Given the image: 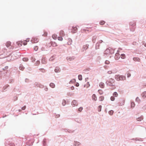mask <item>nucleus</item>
<instances>
[{
	"instance_id": "393cba45",
	"label": "nucleus",
	"mask_w": 146,
	"mask_h": 146,
	"mask_svg": "<svg viewBox=\"0 0 146 146\" xmlns=\"http://www.w3.org/2000/svg\"><path fill=\"white\" fill-rule=\"evenodd\" d=\"M57 36V35L55 34H54L52 35V38L55 40L56 39Z\"/></svg>"
},
{
	"instance_id": "2f4dec72",
	"label": "nucleus",
	"mask_w": 146,
	"mask_h": 146,
	"mask_svg": "<svg viewBox=\"0 0 146 146\" xmlns=\"http://www.w3.org/2000/svg\"><path fill=\"white\" fill-rule=\"evenodd\" d=\"M29 59L27 58H23V60L24 61H27Z\"/></svg>"
},
{
	"instance_id": "5fc2aeb1",
	"label": "nucleus",
	"mask_w": 146,
	"mask_h": 146,
	"mask_svg": "<svg viewBox=\"0 0 146 146\" xmlns=\"http://www.w3.org/2000/svg\"><path fill=\"white\" fill-rule=\"evenodd\" d=\"M23 44L24 45H26L27 44V42L25 40L24 41Z\"/></svg>"
},
{
	"instance_id": "338daca9",
	"label": "nucleus",
	"mask_w": 146,
	"mask_h": 146,
	"mask_svg": "<svg viewBox=\"0 0 146 146\" xmlns=\"http://www.w3.org/2000/svg\"><path fill=\"white\" fill-rule=\"evenodd\" d=\"M25 41L27 42H29V39L28 38H27V40H25Z\"/></svg>"
},
{
	"instance_id": "ddd939ff",
	"label": "nucleus",
	"mask_w": 146,
	"mask_h": 146,
	"mask_svg": "<svg viewBox=\"0 0 146 146\" xmlns=\"http://www.w3.org/2000/svg\"><path fill=\"white\" fill-rule=\"evenodd\" d=\"M12 54H13V55H19V52H14ZM15 58H13V59H16L18 57H19V55H18V56H15Z\"/></svg>"
},
{
	"instance_id": "c9c22d12",
	"label": "nucleus",
	"mask_w": 146,
	"mask_h": 146,
	"mask_svg": "<svg viewBox=\"0 0 146 146\" xmlns=\"http://www.w3.org/2000/svg\"><path fill=\"white\" fill-rule=\"evenodd\" d=\"M102 106H99L98 108V110L99 111H101V110Z\"/></svg>"
},
{
	"instance_id": "a211bd4d",
	"label": "nucleus",
	"mask_w": 146,
	"mask_h": 146,
	"mask_svg": "<svg viewBox=\"0 0 146 146\" xmlns=\"http://www.w3.org/2000/svg\"><path fill=\"white\" fill-rule=\"evenodd\" d=\"M41 62L43 64H45L46 63V60L44 57L42 58L41 60Z\"/></svg>"
},
{
	"instance_id": "69168bd1",
	"label": "nucleus",
	"mask_w": 146,
	"mask_h": 146,
	"mask_svg": "<svg viewBox=\"0 0 146 146\" xmlns=\"http://www.w3.org/2000/svg\"><path fill=\"white\" fill-rule=\"evenodd\" d=\"M44 90L45 91H47L48 90V88H47L46 87L44 88Z\"/></svg>"
},
{
	"instance_id": "ea45409f",
	"label": "nucleus",
	"mask_w": 146,
	"mask_h": 146,
	"mask_svg": "<svg viewBox=\"0 0 146 146\" xmlns=\"http://www.w3.org/2000/svg\"><path fill=\"white\" fill-rule=\"evenodd\" d=\"M54 56H52L49 59V60L50 61H52L54 59Z\"/></svg>"
},
{
	"instance_id": "774afa93",
	"label": "nucleus",
	"mask_w": 146,
	"mask_h": 146,
	"mask_svg": "<svg viewBox=\"0 0 146 146\" xmlns=\"http://www.w3.org/2000/svg\"><path fill=\"white\" fill-rule=\"evenodd\" d=\"M76 86H77V87L78 86H79V83H76Z\"/></svg>"
},
{
	"instance_id": "1a4fd4ad",
	"label": "nucleus",
	"mask_w": 146,
	"mask_h": 146,
	"mask_svg": "<svg viewBox=\"0 0 146 146\" xmlns=\"http://www.w3.org/2000/svg\"><path fill=\"white\" fill-rule=\"evenodd\" d=\"M75 58V57L74 56H69L67 57L66 58V59L68 61H71L74 60Z\"/></svg>"
},
{
	"instance_id": "49530a36",
	"label": "nucleus",
	"mask_w": 146,
	"mask_h": 146,
	"mask_svg": "<svg viewBox=\"0 0 146 146\" xmlns=\"http://www.w3.org/2000/svg\"><path fill=\"white\" fill-rule=\"evenodd\" d=\"M9 86L8 85H6L5 86H4L3 87V89L4 90H5V89L7 87H8Z\"/></svg>"
},
{
	"instance_id": "c85d7f7f",
	"label": "nucleus",
	"mask_w": 146,
	"mask_h": 146,
	"mask_svg": "<svg viewBox=\"0 0 146 146\" xmlns=\"http://www.w3.org/2000/svg\"><path fill=\"white\" fill-rule=\"evenodd\" d=\"M11 42L9 41H8L7 42L6 44V46L8 47H9L11 45Z\"/></svg>"
},
{
	"instance_id": "7c9ffc66",
	"label": "nucleus",
	"mask_w": 146,
	"mask_h": 146,
	"mask_svg": "<svg viewBox=\"0 0 146 146\" xmlns=\"http://www.w3.org/2000/svg\"><path fill=\"white\" fill-rule=\"evenodd\" d=\"M39 70L42 72L44 73L45 72V70L42 68H40Z\"/></svg>"
},
{
	"instance_id": "79ce46f5",
	"label": "nucleus",
	"mask_w": 146,
	"mask_h": 146,
	"mask_svg": "<svg viewBox=\"0 0 146 146\" xmlns=\"http://www.w3.org/2000/svg\"><path fill=\"white\" fill-rule=\"evenodd\" d=\"M83 109V108L82 107H80L78 109V111L79 112H80L82 111Z\"/></svg>"
},
{
	"instance_id": "6e6d98bb",
	"label": "nucleus",
	"mask_w": 146,
	"mask_h": 146,
	"mask_svg": "<svg viewBox=\"0 0 146 146\" xmlns=\"http://www.w3.org/2000/svg\"><path fill=\"white\" fill-rule=\"evenodd\" d=\"M122 49L121 48H119L118 50L117 51V52H120V50H122Z\"/></svg>"
},
{
	"instance_id": "4468645a",
	"label": "nucleus",
	"mask_w": 146,
	"mask_h": 146,
	"mask_svg": "<svg viewBox=\"0 0 146 146\" xmlns=\"http://www.w3.org/2000/svg\"><path fill=\"white\" fill-rule=\"evenodd\" d=\"M99 86L101 88H103L104 87L105 84L103 82H101L99 83Z\"/></svg>"
},
{
	"instance_id": "c756f323",
	"label": "nucleus",
	"mask_w": 146,
	"mask_h": 146,
	"mask_svg": "<svg viewBox=\"0 0 146 146\" xmlns=\"http://www.w3.org/2000/svg\"><path fill=\"white\" fill-rule=\"evenodd\" d=\"M76 81V80L75 79H72L69 82V84L73 83Z\"/></svg>"
},
{
	"instance_id": "680f3d73",
	"label": "nucleus",
	"mask_w": 146,
	"mask_h": 146,
	"mask_svg": "<svg viewBox=\"0 0 146 146\" xmlns=\"http://www.w3.org/2000/svg\"><path fill=\"white\" fill-rule=\"evenodd\" d=\"M35 85L39 86V84H38L37 83H35Z\"/></svg>"
},
{
	"instance_id": "cd10ccee",
	"label": "nucleus",
	"mask_w": 146,
	"mask_h": 146,
	"mask_svg": "<svg viewBox=\"0 0 146 146\" xmlns=\"http://www.w3.org/2000/svg\"><path fill=\"white\" fill-rule=\"evenodd\" d=\"M51 45L52 46L54 47L56 46H57L56 43L54 42H52L51 43Z\"/></svg>"
},
{
	"instance_id": "8fccbe9b",
	"label": "nucleus",
	"mask_w": 146,
	"mask_h": 146,
	"mask_svg": "<svg viewBox=\"0 0 146 146\" xmlns=\"http://www.w3.org/2000/svg\"><path fill=\"white\" fill-rule=\"evenodd\" d=\"M104 97L103 96L100 97V99L101 101L103 100L104 99Z\"/></svg>"
},
{
	"instance_id": "412c9836",
	"label": "nucleus",
	"mask_w": 146,
	"mask_h": 146,
	"mask_svg": "<svg viewBox=\"0 0 146 146\" xmlns=\"http://www.w3.org/2000/svg\"><path fill=\"white\" fill-rule=\"evenodd\" d=\"M117 70L116 68H114L111 70L112 73V74H114L117 72Z\"/></svg>"
},
{
	"instance_id": "0e129e2a",
	"label": "nucleus",
	"mask_w": 146,
	"mask_h": 146,
	"mask_svg": "<svg viewBox=\"0 0 146 146\" xmlns=\"http://www.w3.org/2000/svg\"><path fill=\"white\" fill-rule=\"evenodd\" d=\"M60 116V115H59V114H58V115H56V118H58V117H59Z\"/></svg>"
},
{
	"instance_id": "bb28decb",
	"label": "nucleus",
	"mask_w": 146,
	"mask_h": 146,
	"mask_svg": "<svg viewBox=\"0 0 146 146\" xmlns=\"http://www.w3.org/2000/svg\"><path fill=\"white\" fill-rule=\"evenodd\" d=\"M96 36H93L92 38V41L94 43H95V42L96 39Z\"/></svg>"
},
{
	"instance_id": "3c124183",
	"label": "nucleus",
	"mask_w": 146,
	"mask_h": 146,
	"mask_svg": "<svg viewBox=\"0 0 146 146\" xmlns=\"http://www.w3.org/2000/svg\"><path fill=\"white\" fill-rule=\"evenodd\" d=\"M110 99H111V101H113L114 100H115V98H114V97L113 96H111V98H110Z\"/></svg>"
},
{
	"instance_id": "052dcab7",
	"label": "nucleus",
	"mask_w": 146,
	"mask_h": 146,
	"mask_svg": "<svg viewBox=\"0 0 146 146\" xmlns=\"http://www.w3.org/2000/svg\"><path fill=\"white\" fill-rule=\"evenodd\" d=\"M72 44V42H67V44L69 45H71Z\"/></svg>"
},
{
	"instance_id": "5701e85b",
	"label": "nucleus",
	"mask_w": 146,
	"mask_h": 146,
	"mask_svg": "<svg viewBox=\"0 0 146 146\" xmlns=\"http://www.w3.org/2000/svg\"><path fill=\"white\" fill-rule=\"evenodd\" d=\"M142 97L145 98L146 97V92H143L142 94Z\"/></svg>"
},
{
	"instance_id": "f257e3e1",
	"label": "nucleus",
	"mask_w": 146,
	"mask_h": 146,
	"mask_svg": "<svg viewBox=\"0 0 146 146\" xmlns=\"http://www.w3.org/2000/svg\"><path fill=\"white\" fill-rule=\"evenodd\" d=\"M115 82L114 79L111 78L107 80L106 84L107 86H114L115 85Z\"/></svg>"
},
{
	"instance_id": "aec40b11",
	"label": "nucleus",
	"mask_w": 146,
	"mask_h": 146,
	"mask_svg": "<svg viewBox=\"0 0 146 146\" xmlns=\"http://www.w3.org/2000/svg\"><path fill=\"white\" fill-rule=\"evenodd\" d=\"M25 68V67L23 66L21 64L19 67V69L20 70H23Z\"/></svg>"
},
{
	"instance_id": "e2e57ef3",
	"label": "nucleus",
	"mask_w": 146,
	"mask_h": 146,
	"mask_svg": "<svg viewBox=\"0 0 146 146\" xmlns=\"http://www.w3.org/2000/svg\"><path fill=\"white\" fill-rule=\"evenodd\" d=\"M136 100L138 102L139 100V99L137 97L136 99Z\"/></svg>"
},
{
	"instance_id": "bf43d9fd",
	"label": "nucleus",
	"mask_w": 146,
	"mask_h": 146,
	"mask_svg": "<svg viewBox=\"0 0 146 146\" xmlns=\"http://www.w3.org/2000/svg\"><path fill=\"white\" fill-rule=\"evenodd\" d=\"M47 35V33H45L43 35V36H46Z\"/></svg>"
},
{
	"instance_id": "c03bdc74",
	"label": "nucleus",
	"mask_w": 146,
	"mask_h": 146,
	"mask_svg": "<svg viewBox=\"0 0 146 146\" xmlns=\"http://www.w3.org/2000/svg\"><path fill=\"white\" fill-rule=\"evenodd\" d=\"M58 40L60 41H62V38L61 37L59 36L58 38Z\"/></svg>"
},
{
	"instance_id": "f3484780",
	"label": "nucleus",
	"mask_w": 146,
	"mask_h": 146,
	"mask_svg": "<svg viewBox=\"0 0 146 146\" xmlns=\"http://www.w3.org/2000/svg\"><path fill=\"white\" fill-rule=\"evenodd\" d=\"M60 35L61 36H63L64 35V31L62 30L60 32Z\"/></svg>"
},
{
	"instance_id": "a19ab883",
	"label": "nucleus",
	"mask_w": 146,
	"mask_h": 146,
	"mask_svg": "<svg viewBox=\"0 0 146 146\" xmlns=\"http://www.w3.org/2000/svg\"><path fill=\"white\" fill-rule=\"evenodd\" d=\"M113 113V110L110 111L109 112V114L111 115H112Z\"/></svg>"
},
{
	"instance_id": "a18cd8bd",
	"label": "nucleus",
	"mask_w": 146,
	"mask_h": 146,
	"mask_svg": "<svg viewBox=\"0 0 146 146\" xmlns=\"http://www.w3.org/2000/svg\"><path fill=\"white\" fill-rule=\"evenodd\" d=\"M105 21H102L100 22V24L101 25H103L105 23Z\"/></svg>"
},
{
	"instance_id": "4c0bfd02",
	"label": "nucleus",
	"mask_w": 146,
	"mask_h": 146,
	"mask_svg": "<svg viewBox=\"0 0 146 146\" xmlns=\"http://www.w3.org/2000/svg\"><path fill=\"white\" fill-rule=\"evenodd\" d=\"M31 60L33 62H34V61H35L36 59L35 58H34L33 57H31Z\"/></svg>"
},
{
	"instance_id": "20e7f679",
	"label": "nucleus",
	"mask_w": 146,
	"mask_h": 146,
	"mask_svg": "<svg viewBox=\"0 0 146 146\" xmlns=\"http://www.w3.org/2000/svg\"><path fill=\"white\" fill-rule=\"evenodd\" d=\"M77 28L76 27L73 26L70 28H69V30L71 31V32L73 33H75L76 32L77 30Z\"/></svg>"
},
{
	"instance_id": "dca6fc26",
	"label": "nucleus",
	"mask_w": 146,
	"mask_h": 146,
	"mask_svg": "<svg viewBox=\"0 0 146 146\" xmlns=\"http://www.w3.org/2000/svg\"><path fill=\"white\" fill-rule=\"evenodd\" d=\"M72 105L74 106H77L78 103L77 101L75 100H73L72 102Z\"/></svg>"
},
{
	"instance_id": "f704fd0d",
	"label": "nucleus",
	"mask_w": 146,
	"mask_h": 146,
	"mask_svg": "<svg viewBox=\"0 0 146 146\" xmlns=\"http://www.w3.org/2000/svg\"><path fill=\"white\" fill-rule=\"evenodd\" d=\"M113 96L115 97H117L118 96V94L116 92H115L113 94Z\"/></svg>"
},
{
	"instance_id": "423d86ee",
	"label": "nucleus",
	"mask_w": 146,
	"mask_h": 146,
	"mask_svg": "<svg viewBox=\"0 0 146 146\" xmlns=\"http://www.w3.org/2000/svg\"><path fill=\"white\" fill-rule=\"evenodd\" d=\"M109 54V49H108V48H107L104 52V56L105 57H106Z\"/></svg>"
},
{
	"instance_id": "58836bf2",
	"label": "nucleus",
	"mask_w": 146,
	"mask_h": 146,
	"mask_svg": "<svg viewBox=\"0 0 146 146\" xmlns=\"http://www.w3.org/2000/svg\"><path fill=\"white\" fill-rule=\"evenodd\" d=\"M17 43L19 46H21L22 45L21 42L20 43L19 42H17Z\"/></svg>"
},
{
	"instance_id": "72a5a7b5",
	"label": "nucleus",
	"mask_w": 146,
	"mask_h": 146,
	"mask_svg": "<svg viewBox=\"0 0 146 146\" xmlns=\"http://www.w3.org/2000/svg\"><path fill=\"white\" fill-rule=\"evenodd\" d=\"M135 103L133 102H132L131 103V106L132 108H133L135 107Z\"/></svg>"
},
{
	"instance_id": "603ef678",
	"label": "nucleus",
	"mask_w": 146,
	"mask_h": 146,
	"mask_svg": "<svg viewBox=\"0 0 146 146\" xmlns=\"http://www.w3.org/2000/svg\"><path fill=\"white\" fill-rule=\"evenodd\" d=\"M131 76V74L129 73H128L127 74V77L128 78L130 77Z\"/></svg>"
},
{
	"instance_id": "13d9d810",
	"label": "nucleus",
	"mask_w": 146,
	"mask_h": 146,
	"mask_svg": "<svg viewBox=\"0 0 146 146\" xmlns=\"http://www.w3.org/2000/svg\"><path fill=\"white\" fill-rule=\"evenodd\" d=\"M26 108V106H25L22 108V109L23 110H25Z\"/></svg>"
},
{
	"instance_id": "39448f33",
	"label": "nucleus",
	"mask_w": 146,
	"mask_h": 146,
	"mask_svg": "<svg viewBox=\"0 0 146 146\" xmlns=\"http://www.w3.org/2000/svg\"><path fill=\"white\" fill-rule=\"evenodd\" d=\"M103 42L102 40H99L97 43H96V49L99 48L100 44L102 43Z\"/></svg>"
},
{
	"instance_id": "b1692460",
	"label": "nucleus",
	"mask_w": 146,
	"mask_h": 146,
	"mask_svg": "<svg viewBox=\"0 0 146 146\" xmlns=\"http://www.w3.org/2000/svg\"><path fill=\"white\" fill-rule=\"evenodd\" d=\"M120 57L122 59H124L125 58L126 56L124 54H121Z\"/></svg>"
},
{
	"instance_id": "a878e982",
	"label": "nucleus",
	"mask_w": 146,
	"mask_h": 146,
	"mask_svg": "<svg viewBox=\"0 0 146 146\" xmlns=\"http://www.w3.org/2000/svg\"><path fill=\"white\" fill-rule=\"evenodd\" d=\"M92 99L95 101H96L97 100V98L96 96V95L94 94L92 96Z\"/></svg>"
},
{
	"instance_id": "f03ea898",
	"label": "nucleus",
	"mask_w": 146,
	"mask_h": 146,
	"mask_svg": "<svg viewBox=\"0 0 146 146\" xmlns=\"http://www.w3.org/2000/svg\"><path fill=\"white\" fill-rule=\"evenodd\" d=\"M115 78L117 81H123L126 80V78L125 76L119 74L115 75Z\"/></svg>"
},
{
	"instance_id": "6ab92c4d",
	"label": "nucleus",
	"mask_w": 146,
	"mask_h": 146,
	"mask_svg": "<svg viewBox=\"0 0 146 146\" xmlns=\"http://www.w3.org/2000/svg\"><path fill=\"white\" fill-rule=\"evenodd\" d=\"M143 119V117L142 116H141V117L137 118V121H140L142 120Z\"/></svg>"
},
{
	"instance_id": "4be33fe9",
	"label": "nucleus",
	"mask_w": 146,
	"mask_h": 146,
	"mask_svg": "<svg viewBox=\"0 0 146 146\" xmlns=\"http://www.w3.org/2000/svg\"><path fill=\"white\" fill-rule=\"evenodd\" d=\"M49 85L52 88H54L55 87V85L54 84L52 83H51Z\"/></svg>"
},
{
	"instance_id": "9d476101",
	"label": "nucleus",
	"mask_w": 146,
	"mask_h": 146,
	"mask_svg": "<svg viewBox=\"0 0 146 146\" xmlns=\"http://www.w3.org/2000/svg\"><path fill=\"white\" fill-rule=\"evenodd\" d=\"M108 49L109 50L110 54H112L114 53V50L113 48L109 47L108 48Z\"/></svg>"
},
{
	"instance_id": "4d7b16f0",
	"label": "nucleus",
	"mask_w": 146,
	"mask_h": 146,
	"mask_svg": "<svg viewBox=\"0 0 146 146\" xmlns=\"http://www.w3.org/2000/svg\"><path fill=\"white\" fill-rule=\"evenodd\" d=\"M8 68V66H6L4 68H3V70H5V69H7Z\"/></svg>"
},
{
	"instance_id": "7ed1b4c3",
	"label": "nucleus",
	"mask_w": 146,
	"mask_h": 146,
	"mask_svg": "<svg viewBox=\"0 0 146 146\" xmlns=\"http://www.w3.org/2000/svg\"><path fill=\"white\" fill-rule=\"evenodd\" d=\"M130 30L131 31H133L135 30V23L133 22H130Z\"/></svg>"
},
{
	"instance_id": "9b49d317",
	"label": "nucleus",
	"mask_w": 146,
	"mask_h": 146,
	"mask_svg": "<svg viewBox=\"0 0 146 146\" xmlns=\"http://www.w3.org/2000/svg\"><path fill=\"white\" fill-rule=\"evenodd\" d=\"M54 71L56 72H59L60 71V69L58 67H56L54 69Z\"/></svg>"
},
{
	"instance_id": "473e14b6",
	"label": "nucleus",
	"mask_w": 146,
	"mask_h": 146,
	"mask_svg": "<svg viewBox=\"0 0 146 146\" xmlns=\"http://www.w3.org/2000/svg\"><path fill=\"white\" fill-rule=\"evenodd\" d=\"M78 78L79 80H82V75H79L78 76Z\"/></svg>"
},
{
	"instance_id": "de8ad7c7",
	"label": "nucleus",
	"mask_w": 146,
	"mask_h": 146,
	"mask_svg": "<svg viewBox=\"0 0 146 146\" xmlns=\"http://www.w3.org/2000/svg\"><path fill=\"white\" fill-rule=\"evenodd\" d=\"M40 63V62L39 61V60H37V61H36L35 64H36V65H38Z\"/></svg>"
},
{
	"instance_id": "6e6552de",
	"label": "nucleus",
	"mask_w": 146,
	"mask_h": 146,
	"mask_svg": "<svg viewBox=\"0 0 146 146\" xmlns=\"http://www.w3.org/2000/svg\"><path fill=\"white\" fill-rule=\"evenodd\" d=\"M89 45L88 44H86L83 46V48L82 49V50L83 51H84V50H86L88 48Z\"/></svg>"
},
{
	"instance_id": "e433bc0d",
	"label": "nucleus",
	"mask_w": 146,
	"mask_h": 146,
	"mask_svg": "<svg viewBox=\"0 0 146 146\" xmlns=\"http://www.w3.org/2000/svg\"><path fill=\"white\" fill-rule=\"evenodd\" d=\"M62 105L63 106H64L66 104V101L65 100H64L62 101Z\"/></svg>"
},
{
	"instance_id": "2eb2a0df",
	"label": "nucleus",
	"mask_w": 146,
	"mask_h": 146,
	"mask_svg": "<svg viewBox=\"0 0 146 146\" xmlns=\"http://www.w3.org/2000/svg\"><path fill=\"white\" fill-rule=\"evenodd\" d=\"M133 60L135 62H140V59L138 57H133Z\"/></svg>"
},
{
	"instance_id": "09e8293b",
	"label": "nucleus",
	"mask_w": 146,
	"mask_h": 146,
	"mask_svg": "<svg viewBox=\"0 0 146 146\" xmlns=\"http://www.w3.org/2000/svg\"><path fill=\"white\" fill-rule=\"evenodd\" d=\"M105 63L106 64H109V63H110V62L108 60H106L105 61Z\"/></svg>"
},
{
	"instance_id": "f8f14e48",
	"label": "nucleus",
	"mask_w": 146,
	"mask_h": 146,
	"mask_svg": "<svg viewBox=\"0 0 146 146\" xmlns=\"http://www.w3.org/2000/svg\"><path fill=\"white\" fill-rule=\"evenodd\" d=\"M120 56H119V54L117 53H116L115 55V60H118L120 58Z\"/></svg>"
},
{
	"instance_id": "864d4df0",
	"label": "nucleus",
	"mask_w": 146,
	"mask_h": 146,
	"mask_svg": "<svg viewBox=\"0 0 146 146\" xmlns=\"http://www.w3.org/2000/svg\"><path fill=\"white\" fill-rule=\"evenodd\" d=\"M107 73L109 74H112V73L111 70L108 71Z\"/></svg>"
},
{
	"instance_id": "37998d69",
	"label": "nucleus",
	"mask_w": 146,
	"mask_h": 146,
	"mask_svg": "<svg viewBox=\"0 0 146 146\" xmlns=\"http://www.w3.org/2000/svg\"><path fill=\"white\" fill-rule=\"evenodd\" d=\"M38 49V46H35L34 48V49L35 51H37Z\"/></svg>"
},
{
	"instance_id": "0eeeda50",
	"label": "nucleus",
	"mask_w": 146,
	"mask_h": 146,
	"mask_svg": "<svg viewBox=\"0 0 146 146\" xmlns=\"http://www.w3.org/2000/svg\"><path fill=\"white\" fill-rule=\"evenodd\" d=\"M32 43H36L38 41V39L36 38H33L31 40Z\"/></svg>"
}]
</instances>
